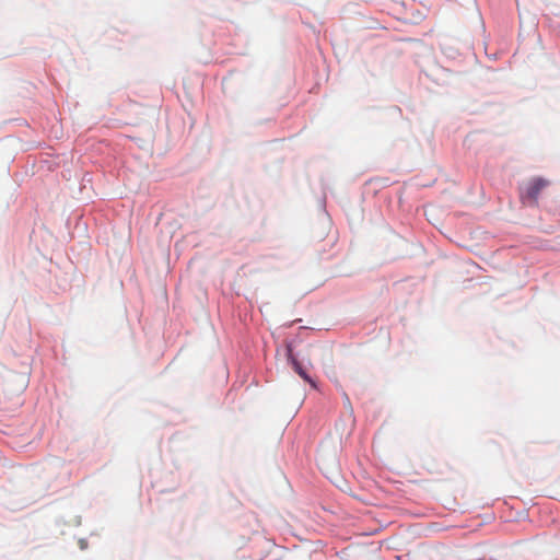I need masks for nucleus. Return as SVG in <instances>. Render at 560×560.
Instances as JSON below:
<instances>
[{"instance_id":"1","label":"nucleus","mask_w":560,"mask_h":560,"mask_svg":"<svg viewBox=\"0 0 560 560\" xmlns=\"http://www.w3.org/2000/svg\"><path fill=\"white\" fill-rule=\"evenodd\" d=\"M549 185V180L542 177H534L524 183L520 188V197L523 203L536 206L540 192Z\"/></svg>"},{"instance_id":"2","label":"nucleus","mask_w":560,"mask_h":560,"mask_svg":"<svg viewBox=\"0 0 560 560\" xmlns=\"http://www.w3.org/2000/svg\"><path fill=\"white\" fill-rule=\"evenodd\" d=\"M288 358L290 360V362L292 363V366L294 369V371L300 374L304 371V369L302 368L301 363L293 357L292 354V349L290 347H288Z\"/></svg>"},{"instance_id":"3","label":"nucleus","mask_w":560,"mask_h":560,"mask_svg":"<svg viewBox=\"0 0 560 560\" xmlns=\"http://www.w3.org/2000/svg\"><path fill=\"white\" fill-rule=\"evenodd\" d=\"M303 380L310 382L312 385H314L313 381L310 378L308 374L304 370L302 373L299 374Z\"/></svg>"}]
</instances>
